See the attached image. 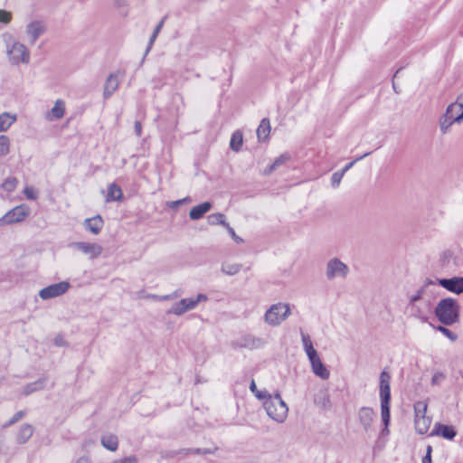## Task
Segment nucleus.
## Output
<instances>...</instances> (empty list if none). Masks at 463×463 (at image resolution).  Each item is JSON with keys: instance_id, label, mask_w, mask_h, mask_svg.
<instances>
[{"instance_id": "1", "label": "nucleus", "mask_w": 463, "mask_h": 463, "mask_svg": "<svg viewBox=\"0 0 463 463\" xmlns=\"http://www.w3.org/2000/svg\"><path fill=\"white\" fill-rule=\"evenodd\" d=\"M6 62L12 67L27 66L31 62V51L28 46L9 33L2 35Z\"/></svg>"}, {"instance_id": "2", "label": "nucleus", "mask_w": 463, "mask_h": 463, "mask_svg": "<svg viewBox=\"0 0 463 463\" xmlns=\"http://www.w3.org/2000/svg\"><path fill=\"white\" fill-rule=\"evenodd\" d=\"M463 122V93L457 96L456 99L449 103L438 119L440 134L447 135L454 125Z\"/></svg>"}, {"instance_id": "3", "label": "nucleus", "mask_w": 463, "mask_h": 463, "mask_svg": "<svg viewBox=\"0 0 463 463\" xmlns=\"http://www.w3.org/2000/svg\"><path fill=\"white\" fill-rule=\"evenodd\" d=\"M262 407L268 417L277 423L286 421L288 415V406L279 392L269 393L267 396H260Z\"/></svg>"}, {"instance_id": "4", "label": "nucleus", "mask_w": 463, "mask_h": 463, "mask_svg": "<svg viewBox=\"0 0 463 463\" xmlns=\"http://www.w3.org/2000/svg\"><path fill=\"white\" fill-rule=\"evenodd\" d=\"M391 376L390 374L383 371L380 374V386H379V397L381 403V418L383 423V432L385 435L390 433L389 425L391 420L390 403H391Z\"/></svg>"}, {"instance_id": "5", "label": "nucleus", "mask_w": 463, "mask_h": 463, "mask_svg": "<svg viewBox=\"0 0 463 463\" xmlns=\"http://www.w3.org/2000/svg\"><path fill=\"white\" fill-rule=\"evenodd\" d=\"M301 342L303 350L309 361L312 373L322 380H327L330 376V372L323 364L317 351L313 345L310 336L307 334H302Z\"/></svg>"}, {"instance_id": "6", "label": "nucleus", "mask_w": 463, "mask_h": 463, "mask_svg": "<svg viewBox=\"0 0 463 463\" xmlns=\"http://www.w3.org/2000/svg\"><path fill=\"white\" fill-rule=\"evenodd\" d=\"M292 315L291 306L288 302L278 301L271 304L263 314V322L270 327L281 326Z\"/></svg>"}, {"instance_id": "7", "label": "nucleus", "mask_w": 463, "mask_h": 463, "mask_svg": "<svg viewBox=\"0 0 463 463\" xmlns=\"http://www.w3.org/2000/svg\"><path fill=\"white\" fill-rule=\"evenodd\" d=\"M435 314L440 323L451 326L459 319V307L456 300L447 298L438 303Z\"/></svg>"}, {"instance_id": "8", "label": "nucleus", "mask_w": 463, "mask_h": 463, "mask_svg": "<svg viewBox=\"0 0 463 463\" xmlns=\"http://www.w3.org/2000/svg\"><path fill=\"white\" fill-rule=\"evenodd\" d=\"M350 273L349 266L338 257L330 258L325 266V276L327 280H345Z\"/></svg>"}, {"instance_id": "9", "label": "nucleus", "mask_w": 463, "mask_h": 463, "mask_svg": "<svg viewBox=\"0 0 463 463\" xmlns=\"http://www.w3.org/2000/svg\"><path fill=\"white\" fill-rule=\"evenodd\" d=\"M46 31L47 25L43 20L31 19L25 24L23 34L25 42L33 45L43 35H44Z\"/></svg>"}, {"instance_id": "10", "label": "nucleus", "mask_w": 463, "mask_h": 463, "mask_svg": "<svg viewBox=\"0 0 463 463\" xmlns=\"http://www.w3.org/2000/svg\"><path fill=\"white\" fill-rule=\"evenodd\" d=\"M30 214V208L26 204L17 205L7 211L0 218V227L19 223L27 219Z\"/></svg>"}, {"instance_id": "11", "label": "nucleus", "mask_w": 463, "mask_h": 463, "mask_svg": "<svg viewBox=\"0 0 463 463\" xmlns=\"http://www.w3.org/2000/svg\"><path fill=\"white\" fill-rule=\"evenodd\" d=\"M415 417L414 427L418 434L423 435L428 432L431 424V419L426 415L427 404L418 402L414 405Z\"/></svg>"}, {"instance_id": "12", "label": "nucleus", "mask_w": 463, "mask_h": 463, "mask_svg": "<svg viewBox=\"0 0 463 463\" xmlns=\"http://www.w3.org/2000/svg\"><path fill=\"white\" fill-rule=\"evenodd\" d=\"M71 248L90 260L99 259L103 252V247L95 241H75Z\"/></svg>"}, {"instance_id": "13", "label": "nucleus", "mask_w": 463, "mask_h": 463, "mask_svg": "<svg viewBox=\"0 0 463 463\" xmlns=\"http://www.w3.org/2000/svg\"><path fill=\"white\" fill-rule=\"evenodd\" d=\"M70 288V282L62 280L43 288L41 290H39L38 295L42 300H49L66 294Z\"/></svg>"}, {"instance_id": "14", "label": "nucleus", "mask_w": 463, "mask_h": 463, "mask_svg": "<svg viewBox=\"0 0 463 463\" xmlns=\"http://www.w3.org/2000/svg\"><path fill=\"white\" fill-rule=\"evenodd\" d=\"M66 112V103L61 99H57L53 106L45 112L44 118L48 122H54L61 119Z\"/></svg>"}, {"instance_id": "15", "label": "nucleus", "mask_w": 463, "mask_h": 463, "mask_svg": "<svg viewBox=\"0 0 463 463\" xmlns=\"http://www.w3.org/2000/svg\"><path fill=\"white\" fill-rule=\"evenodd\" d=\"M82 225L86 232L97 236L103 229L104 220L99 214H97L92 217L86 218L83 221Z\"/></svg>"}, {"instance_id": "16", "label": "nucleus", "mask_w": 463, "mask_h": 463, "mask_svg": "<svg viewBox=\"0 0 463 463\" xmlns=\"http://www.w3.org/2000/svg\"><path fill=\"white\" fill-rule=\"evenodd\" d=\"M439 284L447 290L459 294L463 292V277H454L451 279H442L438 280Z\"/></svg>"}, {"instance_id": "17", "label": "nucleus", "mask_w": 463, "mask_h": 463, "mask_svg": "<svg viewBox=\"0 0 463 463\" xmlns=\"http://www.w3.org/2000/svg\"><path fill=\"white\" fill-rule=\"evenodd\" d=\"M456 430L452 426L443 425L437 423L435 424L430 436H440L446 439L451 440L456 437Z\"/></svg>"}, {"instance_id": "18", "label": "nucleus", "mask_w": 463, "mask_h": 463, "mask_svg": "<svg viewBox=\"0 0 463 463\" xmlns=\"http://www.w3.org/2000/svg\"><path fill=\"white\" fill-rule=\"evenodd\" d=\"M374 416V411L370 407H362L358 411L359 421L365 430L371 428Z\"/></svg>"}, {"instance_id": "19", "label": "nucleus", "mask_w": 463, "mask_h": 463, "mask_svg": "<svg viewBox=\"0 0 463 463\" xmlns=\"http://www.w3.org/2000/svg\"><path fill=\"white\" fill-rule=\"evenodd\" d=\"M407 307L411 314L417 318H424L430 310V303L425 300L414 305L408 304Z\"/></svg>"}, {"instance_id": "20", "label": "nucleus", "mask_w": 463, "mask_h": 463, "mask_svg": "<svg viewBox=\"0 0 463 463\" xmlns=\"http://www.w3.org/2000/svg\"><path fill=\"white\" fill-rule=\"evenodd\" d=\"M118 85L119 80L118 74H109L104 84L103 97L105 99H109V97H111L113 93L118 90Z\"/></svg>"}, {"instance_id": "21", "label": "nucleus", "mask_w": 463, "mask_h": 463, "mask_svg": "<svg viewBox=\"0 0 463 463\" xmlns=\"http://www.w3.org/2000/svg\"><path fill=\"white\" fill-rule=\"evenodd\" d=\"M100 443L104 449L111 452H115L118 448V439L114 433H104L100 437Z\"/></svg>"}, {"instance_id": "22", "label": "nucleus", "mask_w": 463, "mask_h": 463, "mask_svg": "<svg viewBox=\"0 0 463 463\" xmlns=\"http://www.w3.org/2000/svg\"><path fill=\"white\" fill-rule=\"evenodd\" d=\"M212 208V203L209 202H203L198 205L191 208L189 212V217L193 221L201 219L206 213Z\"/></svg>"}, {"instance_id": "23", "label": "nucleus", "mask_w": 463, "mask_h": 463, "mask_svg": "<svg viewBox=\"0 0 463 463\" xmlns=\"http://www.w3.org/2000/svg\"><path fill=\"white\" fill-rule=\"evenodd\" d=\"M33 434V428L30 424H24L21 426L16 433L15 440L19 444L26 443Z\"/></svg>"}, {"instance_id": "24", "label": "nucleus", "mask_w": 463, "mask_h": 463, "mask_svg": "<svg viewBox=\"0 0 463 463\" xmlns=\"http://www.w3.org/2000/svg\"><path fill=\"white\" fill-rule=\"evenodd\" d=\"M242 265L239 262L226 260L222 263L221 270L227 276H235L240 273Z\"/></svg>"}, {"instance_id": "25", "label": "nucleus", "mask_w": 463, "mask_h": 463, "mask_svg": "<svg viewBox=\"0 0 463 463\" xmlns=\"http://www.w3.org/2000/svg\"><path fill=\"white\" fill-rule=\"evenodd\" d=\"M270 123H269V120L267 119V118H263L258 128H257V137H258V140L260 142H264L266 141L269 137V134H270Z\"/></svg>"}, {"instance_id": "26", "label": "nucleus", "mask_w": 463, "mask_h": 463, "mask_svg": "<svg viewBox=\"0 0 463 463\" xmlns=\"http://www.w3.org/2000/svg\"><path fill=\"white\" fill-rule=\"evenodd\" d=\"M17 119L16 114L3 112L0 114V132L6 131Z\"/></svg>"}, {"instance_id": "27", "label": "nucleus", "mask_w": 463, "mask_h": 463, "mask_svg": "<svg viewBox=\"0 0 463 463\" xmlns=\"http://www.w3.org/2000/svg\"><path fill=\"white\" fill-rule=\"evenodd\" d=\"M290 160V156L287 153L285 154H282L280 156H279L278 157H276L273 162L269 165L265 170H264V174L265 175H269L271 174L273 171H275L278 167L285 165L288 161Z\"/></svg>"}, {"instance_id": "28", "label": "nucleus", "mask_w": 463, "mask_h": 463, "mask_svg": "<svg viewBox=\"0 0 463 463\" xmlns=\"http://www.w3.org/2000/svg\"><path fill=\"white\" fill-rule=\"evenodd\" d=\"M186 302L189 311L194 310L197 307L200 303H204L208 300L206 294L199 293L193 297L184 298Z\"/></svg>"}, {"instance_id": "29", "label": "nucleus", "mask_w": 463, "mask_h": 463, "mask_svg": "<svg viewBox=\"0 0 463 463\" xmlns=\"http://www.w3.org/2000/svg\"><path fill=\"white\" fill-rule=\"evenodd\" d=\"M46 385V381L44 378L38 379L31 383L26 384L23 388V394L29 395L31 393H33L35 392L43 390Z\"/></svg>"}, {"instance_id": "30", "label": "nucleus", "mask_w": 463, "mask_h": 463, "mask_svg": "<svg viewBox=\"0 0 463 463\" xmlns=\"http://www.w3.org/2000/svg\"><path fill=\"white\" fill-rule=\"evenodd\" d=\"M122 196V190L118 185L115 184H110L108 185L106 197L107 202L120 201Z\"/></svg>"}, {"instance_id": "31", "label": "nucleus", "mask_w": 463, "mask_h": 463, "mask_svg": "<svg viewBox=\"0 0 463 463\" xmlns=\"http://www.w3.org/2000/svg\"><path fill=\"white\" fill-rule=\"evenodd\" d=\"M188 311L189 309L187 307L186 302L184 298H181L179 301L174 303L171 306V307L167 310V314L180 317Z\"/></svg>"}, {"instance_id": "32", "label": "nucleus", "mask_w": 463, "mask_h": 463, "mask_svg": "<svg viewBox=\"0 0 463 463\" xmlns=\"http://www.w3.org/2000/svg\"><path fill=\"white\" fill-rule=\"evenodd\" d=\"M243 144V136L241 131L237 130L232 133L230 139V147L234 152H239Z\"/></svg>"}, {"instance_id": "33", "label": "nucleus", "mask_w": 463, "mask_h": 463, "mask_svg": "<svg viewBox=\"0 0 463 463\" xmlns=\"http://www.w3.org/2000/svg\"><path fill=\"white\" fill-rule=\"evenodd\" d=\"M207 222L209 225H222L226 227L229 223L226 222L225 215L221 213H212L207 217Z\"/></svg>"}, {"instance_id": "34", "label": "nucleus", "mask_w": 463, "mask_h": 463, "mask_svg": "<svg viewBox=\"0 0 463 463\" xmlns=\"http://www.w3.org/2000/svg\"><path fill=\"white\" fill-rule=\"evenodd\" d=\"M314 402L323 409L328 408L330 406L329 395L326 391L316 394L314 397Z\"/></svg>"}, {"instance_id": "35", "label": "nucleus", "mask_w": 463, "mask_h": 463, "mask_svg": "<svg viewBox=\"0 0 463 463\" xmlns=\"http://www.w3.org/2000/svg\"><path fill=\"white\" fill-rule=\"evenodd\" d=\"M10 138L5 135L0 136V158L6 156L10 152Z\"/></svg>"}, {"instance_id": "36", "label": "nucleus", "mask_w": 463, "mask_h": 463, "mask_svg": "<svg viewBox=\"0 0 463 463\" xmlns=\"http://www.w3.org/2000/svg\"><path fill=\"white\" fill-rule=\"evenodd\" d=\"M18 180L15 177H8L1 184V188L6 193H12L15 190Z\"/></svg>"}, {"instance_id": "37", "label": "nucleus", "mask_w": 463, "mask_h": 463, "mask_svg": "<svg viewBox=\"0 0 463 463\" xmlns=\"http://www.w3.org/2000/svg\"><path fill=\"white\" fill-rule=\"evenodd\" d=\"M425 289L424 288H419L417 291H415L413 294H411L409 298L408 304L414 305L418 302L424 301L423 295H424Z\"/></svg>"}, {"instance_id": "38", "label": "nucleus", "mask_w": 463, "mask_h": 463, "mask_svg": "<svg viewBox=\"0 0 463 463\" xmlns=\"http://www.w3.org/2000/svg\"><path fill=\"white\" fill-rule=\"evenodd\" d=\"M163 24H164V21H161L155 28L150 39H149V43H148V46L146 48V53H148L149 51L151 50L158 33H160L162 27H163Z\"/></svg>"}, {"instance_id": "39", "label": "nucleus", "mask_w": 463, "mask_h": 463, "mask_svg": "<svg viewBox=\"0 0 463 463\" xmlns=\"http://www.w3.org/2000/svg\"><path fill=\"white\" fill-rule=\"evenodd\" d=\"M25 197L29 200H36L38 198V191L33 186H25L24 189Z\"/></svg>"}, {"instance_id": "40", "label": "nucleus", "mask_w": 463, "mask_h": 463, "mask_svg": "<svg viewBox=\"0 0 463 463\" xmlns=\"http://www.w3.org/2000/svg\"><path fill=\"white\" fill-rule=\"evenodd\" d=\"M250 392L254 394V396L260 401V396H267L269 392H268L267 391H260L258 390L257 388V385L255 383V382L252 380L250 384Z\"/></svg>"}, {"instance_id": "41", "label": "nucleus", "mask_w": 463, "mask_h": 463, "mask_svg": "<svg viewBox=\"0 0 463 463\" xmlns=\"http://www.w3.org/2000/svg\"><path fill=\"white\" fill-rule=\"evenodd\" d=\"M437 329L451 341H456L458 338L456 334H454L452 331H450L445 326H439Z\"/></svg>"}, {"instance_id": "42", "label": "nucleus", "mask_w": 463, "mask_h": 463, "mask_svg": "<svg viewBox=\"0 0 463 463\" xmlns=\"http://www.w3.org/2000/svg\"><path fill=\"white\" fill-rule=\"evenodd\" d=\"M12 13L4 9H0V23L8 24L12 20Z\"/></svg>"}, {"instance_id": "43", "label": "nucleus", "mask_w": 463, "mask_h": 463, "mask_svg": "<svg viewBox=\"0 0 463 463\" xmlns=\"http://www.w3.org/2000/svg\"><path fill=\"white\" fill-rule=\"evenodd\" d=\"M344 177V174L343 172L341 171H337V172H335L333 175H332V177H331V184H332V186L333 187H338L342 179Z\"/></svg>"}, {"instance_id": "44", "label": "nucleus", "mask_w": 463, "mask_h": 463, "mask_svg": "<svg viewBox=\"0 0 463 463\" xmlns=\"http://www.w3.org/2000/svg\"><path fill=\"white\" fill-rule=\"evenodd\" d=\"M446 376L442 372H436L431 378V383L433 385L440 384L444 380Z\"/></svg>"}, {"instance_id": "45", "label": "nucleus", "mask_w": 463, "mask_h": 463, "mask_svg": "<svg viewBox=\"0 0 463 463\" xmlns=\"http://www.w3.org/2000/svg\"><path fill=\"white\" fill-rule=\"evenodd\" d=\"M225 228L235 243L241 244L243 242V240L236 234L234 229L231 227L230 224H228Z\"/></svg>"}, {"instance_id": "46", "label": "nucleus", "mask_w": 463, "mask_h": 463, "mask_svg": "<svg viewBox=\"0 0 463 463\" xmlns=\"http://www.w3.org/2000/svg\"><path fill=\"white\" fill-rule=\"evenodd\" d=\"M174 295H150L149 298L155 301H166L175 298Z\"/></svg>"}, {"instance_id": "47", "label": "nucleus", "mask_w": 463, "mask_h": 463, "mask_svg": "<svg viewBox=\"0 0 463 463\" xmlns=\"http://www.w3.org/2000/svg\"><path fill=\"white\" fill-rule=\"evenodd\" d=\"M369 154H370L369 152H368V153H365V154H364L363 156H361L357 157L356 159H354V161L350 162L349 164H347V165H345V166L341 170V172H343V174L345 175V172H347L350 168H352V167H353V165H354L356 162H358L359 160H361V159H363V158L366 157L367 156H369Z\"/></svg>"}, {"instance_id": "48", "label": "nucleus", "mask_w": 463, "mask_h": 463, "mask_svg": "<svg viewBox=\"0 0 463 463\" xmlns=\"http://www.w3.org/2000/svg\"><path fill=\"white\" fill-rule=\"evenodd\" d=\"M250 345L252 347H261L263 345V341L260 339V338H256V337H253L251 339V344Z\"/></svg>"}, {"instance_id": "49", "label": "nucleus", "mask_w": 463, "mask_h": 463, "mask_svg": "<svg viewBox=\"0 0 463 463\" xmlns=\"http://www.w3.org/2000/svg\"><path fill=\"white\" fill-rule=\"evenodd\" d=\"M181 204H182V201H179V200L172 201V202L167 203V206L169 208H172V209H175V208L178 207Z\"/></svg>"}, {"instance_id": "50", "label": "nucleus", "mask_w": 463, "mask_h": 463, "mask_svg": "<svg viewBox=\"0 0 463 463\" xmlns=\"http://www.w3.org/2000/svg\"><path fill=\"white\" fill-rule=\"evenodd\" d=\"M75 463H91V460L89 457L87 456H82V457H80L76 461Z\"/></svg>"}, {"instance_id": "51", "label": "nucleus", "mask_w": 463, "mask_h": 463, "mask_svg": "<svg viewBox=\"0 0 463 463\" xmlns=\"http://www.w3.org/2000/svg\"><path fill=\"white\" fill-rule=\"evenodd\" d=\"M24 416V412L23 411H19L17 412L16 414H14V416L13 417L12 420H11V423H14L15 421H17L18 420H20L21 418H23Z\"/></svg>"}, {"instance_id": "52", "label": "nucleus", "mask_w": 463, "mask_h": 463, "mask_svg": "<svg viewBox=\"0 0 463 463\" xmlns=\"http://www.w3.org/2000/svg\"><path fill=\"white\" fill-rule=\"evenodd\" d=\"M422 463H432L431 462V456L425 455V457L422 458Z\"/></svg>"}, {"instance_id": "53", "label": "nucleus", "mask_w": 463, "mask_h": 463, "mask_svg": "<svg viewBox=\"0 0 463 463\" xmlns=\"http://www.w3.org/2000/svg\"><path fill=\"white\" fill-rule=\"evenodd\" d=\"M431 452H432V448H431V446L429 445L426 449V455L431 456Z\"/></svg>"}, {"instance_id": "54", "label": "nucleus", "mask_w": 463, "mask_h": 463, "mask_svg": "<svg viewBox=\"0 0 463 463\" xmlns=\"http://www.w3.org/2000/svg\"><path fill=\"white\" fill-rule=\"evenodd\" d=\"M179 201H182V203H189L191 200L189 197H185V198H183V199H179Z\"/></svg>"}, {"instance_id": "55", "label": "nucleus", "mask_w": 463, "mask_h": 463, "mask_svg": "<svg viewBox=\"0 0 463 463\" xmlns=\"http://www.w3.org/2000/svg\"><path fill=\"white\" fill-rule=\"evenodd\" d=\"M137 129L138 130V133H140L141 128L139 124H137Z\"/></svg>"}, {"instance_id": "56", "label": "nucleus", "mask_w": 463, "mask_h": 463, "mask_svg": "<svg viewBox=\"0 0 463 463\" xmlns=\"http://www.w3.org/2000/svg\"><path fill=\"white\" fill-rule=\"evenodd\" d=\"M204 453H213V451L211 449H206V450H204Z\"/></svg>"}, {"instance_id": "57", "label": "nucleus", "mask_w": 463, "mask_h": 463, "mask_svg": "<svg viewBox=\"0 0 463 463\" xmlns=\"http://www.w3.org/2000/svg\"><path fill=\"white\" fill-rule=\"evenodd\" d=\"M431 283H432L431 281H430V280H426V281H425V286H427V285H429V284H431Z\"/></svg>"}]
</instances>
